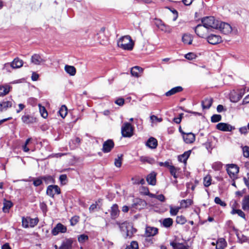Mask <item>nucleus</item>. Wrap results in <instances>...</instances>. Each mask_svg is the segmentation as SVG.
<instances>
[{
    "label": "nucleus",
    "instance_id": "64",
    "mask_svg": "<svg viewBox=\"0 0 249 249\" xmlns=\"http://www.w3.org/2000/svg\"><path fill=\"white\" fill-rule=\"evenodd\" d=\"M249 103V94L246 96L243 100V104H247Z\"/></svg>",
    "mask_w": 249,
    "mask_h": 249
},
{
    "label": "nucleus",
    "instance_id": "44",
    "mask_svg": "<svg viewBox=\"0 0 249 249\" xmlns=\"http://www.w3.org/2000/svg\"><path fill=\"white\" fill-rule=\"evenodd\" d=\"M125 249H139L138 243L136 241H132L130 245H128Z\"/></svg>",
    "mask_w": 249,
    "mask_h": 249
},
{
    "label": "nucleus",
    "instance_id": "13",
    "mask_svg": "<svg viewBox=\"0 0 249 249\" xmlns=\"http://www.w3.org/2000/svg\"><path fill=\"white\" fill-rule=\"evenodd\" d=\"M31 62L35 65H39L44 64L46 60L41 55L35 54L31 57Z\"/></svg>",
    "mask_w": 249,
    "mask_h": 249
},
{
    "label": "nucleus",
    "instance_id": "16",
    "mask_svg": "<svg viewBox=\"0 0 249 249\" xmlns=\"http://www.w3.org/2000/svg\"><path fill=\"white\" fill-rule=\"evenodd\" d=\"M114 147V142L111 140H108L106 141L103 143L102 150L105 153H107L111 151Z\"/></svg>",
    "mask_w": 249,
    "mask_h": 249
},
{
    "label": "nucleus",
    "instance_id": "60",
    "mask_svg": "<svg viewBox=\"0 0 249 249\" xmlns=\"http://www.w3.org/2000/svg\"><path fill=\"white\" fill-rule=\"evenodd\" d=\"M248 127L246 126H244L240 128L239 131L241 134H246L248 132Z\"/></svg>",
    "mask_w": 249,
    "mask_h": 249
},
{
    "label": "nucleus",
    "instance_id": "43",
    "mask_svg": "<svg viewBox=\"0 0 249 249\" xmlns=\"http://www.w3.org/2000/svg\"><path fill=\"white\" fill-rule=\"evenodd\" d=\"M122 155L118 156L117 158L115 159L114 164L117 167H120L122 163Z\"/></svg>",
    "mask_w": 249,
    "mask_h": 249
},
{
    "label": "nucleus",
    "instance_id": "22",
    "mask_svg": "<svg viewBox=\"0 0 249 249\" xmlns=\"http://www.w3.org/2000/svg\"><path fill=\"white\" fill-rule=\"evenodd\" d=\"M12 87L9 85H0V96H3L7 94Z\"/></svg>",
    "mask_w": 249,
    "mask_h": 249
},
{
    "label": "nucleus",
    "instance_id": "21",
    "mask_svg": "<svg viewBox=\"0 0 249 249\" xmlns=\"http://www.w3.org/2000/svg\"><path fill=\"white\" fill-rule=\"evenodd\" d=\"M12 101H3L0 103V112L5 111L12 106Z\"/></svg>",
    "mask_w": 249,
    "mask_h": 249
},
{
    "label": "nucleus",
    "instance_id": "25",
    "mask_svg": "<svg viewBox=\"0 0 249 249\" xmlns=\"http://www.w3.org/2000/svg\"><path fill=\"white\" fill-rule=\"evenodd\" d=\"M156 174L154 172H152L147 176L146 180L149 184L152 185H155L156 184Z\"/></svg>",
    "mask_w": 249,
    "mask_h": 249
},
{
    "label": "nucleus",
    "instance_id": "52",
    "mask_svg": "<svg viewBox=\"0 0 249 249\" xmlns=\"http://www.w3.org/2000/svg\"><path fill=\"white\" fill-rule=\"evenodd\" d=\"M214 202L215 203L219 204L221 206L225 207L226 206V204L224 201H222L218 197H215Z\"/></svg>",
    "mask_w": 249,
    "mask_h": 249
},
{
    "label": "nucleus",
    "instance_id": "6",
    "mask_svg": "<svg viewBox=\"0 0 249 249\" xmlns=\"http://www.w3.org/2000/svg\"><path fill=\"white\" fill-rule=\"evenodd\" d=\"M37 218H31L29 217L26 218L23 217L22 219V224L23 227L27 228L29 227H34L38 223Z\"/></svg>",
    "mask_w": 249,
    "mask_h": 249
},
{
    "label": "nucleus",
    "instance_id": "18",
    "mask_svg": "<svg viewBox=\"0 0 249 249\" xmlns=\"http://www.w3.org/2000/svg\"><path fill=\"white\" fill-rule=\"evenodd\" d=\"M216 128L220 130L224 131H231L233 129V127L230 124L224 123L218 124L216 125Z\"/></svg>",
    "mask_w": 249,
    "mask_h": 249
},
{
    "label": "nucleus",
    "instance_id": "40",
    "mask_svg": "<svg viewBox=\"0 0 249 249\" xmlns=\"http://www.w3.org/2000/svg\"><path fill=\"white\" fill-rule=\"evenodd\" d=\"M173 221L171 218H167L163 219L162 221V225L166 228H168L173 225Z\"/></svg>",
    "mask_w": 249,
    "mask_h": 249
},
{
    "label": "nucleus",
    "instance_id": "2",
    "mask_svg": "<svg viewBox=\"0 0 249 249\" xmlns=\"http://www.w3.org/2000/svg\"><path fill=\"white\" fill-rule=\"evenodd\" d=\"M119 227L122 234L125 238H131L136 232V230L134 229L132 224L126 222L119 224Z\"/></svg>",
    "mask_w": 249,
    "mask_h": 249
},
{
    "label": "nucleus",
    "instance_id": "3",
    "mask_svg": "<svg viewBox=\"0 0 249 249\" xmlns=\"http://www.w3.org/2000/svg\"><path fill=\"white\" fill-rule=\"evenodd\" d=\"M218 21L213 17H206L202 19V23L208 29L210 28L218 29Z\"/></svg>",
    "mask_w": 249,
    "mask_h": 249
},
{
    "label": "nucleus",
    "instance_id": "53",
    "mask_svg": "<svg viewBox=\"0 0 249 249\" xmlns=\"http://www.w3.org/2000/svg\"><path fill=\"white\" fill-rule=\"evenodd\" d=\"M196 57V54L193 53H190L185 55V58L189 60H193L195 59Z\"/></svg>",
    "mask_w": 249,
    "mask_h": 249
},
{
    "label": "nucleus",
    "instance_id": "24",
    "mask_svg": "<svg viewBox=\"0 0 249 249\" xmlns=\"http://www.w3.org/2000/svg\"><path fill=\"white\" fill-rule=\"evenodd\" d=\"M213 103V99L210 97L205 98L201 102L202 107L203 109H209Z\"/></svg>",
    "mask_w": 249,
    "mask_h": 249
},
{
    "label": "nucleus",
    "instance_id": "26",
    "mask_svg": "<svg viewBox=\"0 0 249 249\" xmlns=\"http://www.w3.org/2000/svg\"><path fill=\"white\" fill-rule=\"evenodd\" d=\"M242 208L244 211L249 210V195L244 196L242 202Z\"/></svg>",
    "mask_w": 249,
    "mask_h": 249
},
{
    "label": "nucleus",
    "instance_id": "11",
    "mask_svg": "<svg viewBox=\"0 0 249 249\" xmlns=\"http://www.w3.org/2000/svg\"><path fill=\"white\" fill-rule=\"evenodd\" d=\"M218 29H219L222 33L225 34H228L231 33L232 31L231 27L230 24L220 21H218Z\"/></svg>",
    "mask_w": 249,
    "mask_h": 249
},
{
    "label": "nucleus",
    "instance_id": "49",
    "mask_svg": "<svg viewBox=\"0 0 249 249\" xmlns=\"http://www.w3.org/2000/svg\"><path fill=\"white\" fill-rule=\"evenodd\" d=\"M242 151L244 157L246 158L249 157V147L248 146H244L242 147Z\"/></svg>",
    "mask_w": 249,
    "mask_h": 249
},
{
    "label": "nucleus",
    "instance_id": "63",
    "mask_svg": "<svg viewBox=\"0 0 249 249\" xmlns=\"http://www.w3.org/2000/svg\"><path fill=\"white\" fill-rule=\"evenodd\" d=\"M38 74L35 72H33L32 75V79L33 81H36L38 78Z\"/></svg>",
    "mask_w": 249,
    "mask_h": 249
},
{
    "label": "nucleus",
    "instance_id": "56",
    "mask_svg": "<svg viewBox=\"0 0 249 249\" xmlns=\"http://www.w3.org/2000/svg\"><path fill=\"white\" fill-rule=\"evenodd\" d=\"M71 225V226H74L77 224L78 222V216H74L72 217L70 220Z\"/></svg>",
    "mask_w": 249,
    "mask_h": 249
},
{
    "label": "nucleus",
    "instance_id": "5",
    "mask_svg": "<svg viewBox=\"0 0 249 249\" xmlns=\"http://www.w3.org/2000/svg\"><path fill=\"white\" fill-rule=\"evenodd\" d=\"M105 28H102L97 33L98 39L100 44L107 45L109 42V38Z\"/></svg>",
    "mask_w": 249,
    "mask_h": 249
},
{
    "label": "nucleus",
    "instance_id": "19",
    "mask_svg": "<svg viewBox=\"0 0 249 249\" xmlns=\"http://www.w3.org/2000/svg\"><path fill=\"white\" fill-rule=\"evenodd\" d=\"M22 121L26 124H33L36 122V118L30 115H24L21 117Z\"/></svg>",
    "mask_w": 249,
    "mask_h": 249
},
{
    "label": "nucleus",
    "instance_id": "36",
    "mask_svg": "<svg viewBox=\"0 0 249 249\" xmlns=\"http://www.w3.org/2000/svg\"><path fill=\"white\" fill-rule=\"evenodd\" d=\"M13 206V203L10 201H5L3 203V211L4 213L9 212V210Z\"/></svg>",
    "mask_w": 249,
    "mask_h": 249
},
{
    "label": "nucleus",
    "instance_id": "28",
    "mask_svg": "<svg viewBox=\"0 0 249 249\" xmlns=\"http://www.w3.org/2000/svg\"><path fill=\"white\" fill-rule=\"evenodd\" d=\"M183 89L181 87L178 86L175 87L165 93V95L167 96H170L172 95H174L178 92H180Z\"/></svg>",
    "mask_w": 249,
    "mask_h": 249
},
{
    "label": "nucleus",
    "instance_id": "20",
    "mask_svg": "<svg viewBox=\"0 0 249 249\" xmlns=\"http://www.w3.org/2000/svg\"><path fill=\"white\" fill-rule=\"evenodd\" d=\"M143 72V69L139 66L133 67L131 70V74L136 77L141 76Z\"/></svg>",
    "mask_w": 249,
    "mask_h": 249
},
{
    "label": "nucleus",
    "instance_id": "57",
    "mask_svg": "<svg viewBox=\"0 0 249 249\" xmlns=\"http://www.w3.org/2000/svg\"><path fill=\"white\" fill-rule=\"evenodd\" d=\"M59 180L62 184H65L67 181V176L66 175H61L59 177Z\"/></svg>",
    "mask_w": 249,
    "mask_h": 249
},
{
    "label": "nucleus",
    "instance_id": "7",
    "mask_svg": "<svg viewBox=\"0 0 249 249\" xmlns=\"http://www.w3.org/2000/svg\"><path fill=\"white\" fill-rule=\"evenodd\" d=\"M227 171L230 177L231 178L234 179L236 178L237 174L239 172V168L237 165L231 164L228 165Z\"/></svg>",
    "mask_w": 249,
    "mask_h": 249
},
{
    "label": "nucleus",
    "instance_id": "45",
    "mask_svg": "<svg viewBox=\"0 0 249 249\" xmlns=\"http://www.w3.org/2000/svg\"><path fill=\"white\" fill-rule=\"evenodd\" d=\"M181 208L180 207H170V213L171 215H176Z\"/></svg>",
    "mask_w": 249,
    "mask_h": 249
},
{
    "label": "nucleus",
    "instance_id": "23",
    "mask_svg": "<svg viewBox=\"0 0 249 249\" xmlns=\"http://www.w3.org/2000/svg\"><path fill=\"white\" fill-rule=\"evenodd\" d=\"M158 142L156 139L153 137L150 138L146 142V145L151 149H155L157 147Z\"/></svg>",
    "mask_w": 249,
    "mask_h": 249
},
{
    "label": "nucleus",
    "instance_id": "32",
    "mask_svg": "<svg viewBox=\"0 0 249 249\" xmlns=\"http://www.w3.org/2000/svg\"><path fill=\"white\" fill-rule=\"evenodd\" d=\"M65 70L69 73L70 75H74L76 73V69L71 66L66 65L65 67Z\"/></svg>",
    "mask_w": 249,
    "mask_h": 249
},
{
    "label": "nucleus",
    "instance_id": "17",
    "mask_svg": "<svg viewBox=\"0 0 249 249\" xmlns=\"http://www.w3.org/2000/svg\"><path fill=\"white\" fill-rule=\"evenodd\" d=\"M158 232V229L157 228L147 226L145 228V234L146 236L150 237L156 235Z\"/></svg>",
    "mask_w": 249,
    "mask_h": 249
},
{
    "label": "nucleus",
    "instance_id": "59",
    "mask_svg": "<svg viewBox=\"0 0 249 249\" xmlns=\"http://www.w3.org/2000/svg\"><path fill=\"white\" fill-rule=\"evenodd\" d=\"M171 12L173 14V20L175 21L177 20L178 17V12L176 10H171Z\"/></svg>",
    "mask_w": 249,
    "mask_h": 249
},
{
    "label": "nucleus",
    "instance_id": "34",
    "mask_svg": "<svg viewBox=\"0 0 249 249\" xmlns=\"http://www.w3.org/2000/svg\"><path fill=\"white\" fill-rule=\"evenodd\" d=\"M170 245L173 247L174 249H188V248L181 243L172 242L170 243Z\"/></svg>",
    "mask_w": 249,
    "mask_h": 249
},
{
    "label": "nucleus",
    "instance_id": "30",
    "mask_svg": "<svg viewBox=\"0 0 249 249\" xmlns=\"http://www.w3.org/2000/svg\"><path fill=\"white\" fill-rule=\"evenodd\" d=\"M182 40L184 44H191L193 41V37L190 34H184L182 37Z\"/></svg>",
    "mask_w": 249,
    "mask_h": 249
},
{
    "label": "nucleus",
    "instance_id": "47",
    "mask_svg": "<svg viewBox=\"0 0 249 249\" xmlns=\"http://www.w3.org/2000/svg\"><path fill=\"white\" fill-rule=\"evenodd\" d=\"M150 120L151 123L154 124L157 122H161L162 119L161 118H158L157 116L153 115L150 116Z\"/></svg>",
    "mask_w": 249,
    "mask_h": 249
},
{
    "label": "nucleus",
    "instance_id": "62",
    "mask_svg": "<svg viewBox=\"0 0 249 249\" xmlns=\"http://www.w3.org/2000/svg\"><path fill=\"white\" fill-rule=\"evenodd\" d=\"M42 183V180L40 179H36L34 181L33 184L35 186H39Z\"/></svg>",
    "mask_w": 249,
    "mask_h": 249
},
{
    "label": "nucleus",
    "instance_id": "58",
    "mask_svg": "<svg viewBox=\"0 0 249 249\" xmlns=\"http://www.w3.org/2000/svg\"><path fill=\"white\" fill-rule=\"evenodd\" d=\"M115 103L117 105L122 106L124 104V100L123 98H119L115 100Z\"/></svg>",
    "mask_w": 249,
    "mask_h": 249
},
{
    "label": "nucleus",
    "instance_id": "46",
    "mask_svg": "<svg viewBox=\"0 0 249 249\" xmlns=\"http://www.w3.org/2000/svg\"><path fill=\"white\" fill-rule=\"evenodd\" d=\"M176 222L178 224L183 225L186 222V219L184 216H178L176 218Z\"/></svg>",
    "mask_w": 249,
    "mask_h": 249
},
{
    "label": "nucleus",
    "instance_id": "42",
    "mask_svg": "<svg viewBox=\"0 0 249 249\" xmlns=\"http://www.w3.org/2000/svg\"><path fill=\"white\" fill-rule=\"evenodd\" d=\"M59 113L62 118H64L67 114V107L64 105L62 106L59 110Z\"/></svg>",
    "mask_w": 249,
    "mask_h": 249
},
{
    "label": "nucleus",
    "instance_id": "27",
    "mask_svg": "<svg viewBox=\"0 0 249 249\" xmlns=\"http://www.w3.org/2000/svg\"><path fill=\"white\" fill-rule=\"evenodd\" d=\"M119 213L118 206L117 204H114L111 208L110 214L112 218H116Z\"/></svg>",
    "mask_w": 249,
    "mask_h": 249
},
{
    "label": "nucleus",
    "instance_id": "15",
    "mask_svg": "<svg viewBox=\"0 0 249 249\" xmlns=\"http://www.w3.org/2000/svg\"><path fill=\"white\" fill-rule=\"evenodd\" d=\"M182 135L184 141L186 143H192L195 142L196 137L195 135L193 133H185L184 132H182Z\"/></svg>",
    "mask_w": 249,
    "mask_h": 249
},
{
    "label": "nucleus",
    "instance_id": "4",
    "mask_svg": "<svg viewBox=\"0 0 249 249\" xmlns=\"http://www.w3.org/2000/svg\"><path fill=\"white\" fill-rule=\"evenodd\" d=\"M134 128L128 123H124L121 128L122 135L124 137H130L133 135Z\"/></svg>",
    "mask_w": 249,
    "mask_h": 249
},
{
    "label": "nucleus",
    "instance_id": "51",
    "mask_svg": "<svg viewBox=\"0 0 249 249\" xmlns=\"http://www.w3.org/2000/svg\"><path fill=\"white\" fill-rule=\"evenodd\" d=\"M140 160L143 162H147L151 164L153 163V162L154 161V160L153 159L148 158L146 157H141Z\"/></svg>",
    "mask_w": 249,
    "mask_h": 249
},
{
    "label": "nucleus",
    "instance_id": "50",
    "mask_svg": "<svg viewBox=\"0 0 249 249\" xmlns=\"http://www.w3.org/2000/svg\"><path fill=\"white\" fill-rule=\"evenodd\" d=\"M221 120V116L220 115L215 114L212 116L211 121L213 123H216Z\"/></svg>",
    "mask_w": 249,
    "mask_h": 249
},
{
    "label": "nucleus",
    "instance_id": "12",
    "mask_svg": "<svg viewBox=\"0 0 249 249\" xmlns=\"http://www.w3.org/2000/svg\"><path fill=\"white\" fill-rule=\"evenodd\" d=\"M46 193L48 196L53 197L55 194L60 193V190L56 185H50L47 188Z\"/></svg>",
    "mask_w": 249,
    "mask_h": 249
},
{
    "label": "nucleus",
    "instance_id": "55",
    "mask_svg": "<svg viewBox=\"0 0 249 249\" xmlns=\"http://www.w3.org/2000/svg\"><path fill=\"white\" fill-rule=\"evenodd\" d=\"M98 207V203L97 202L92 204L90 205L89 208V211L90 212H93Z\"/></svg>",
    "mask_w": 249,
    "mask_h": 249
},
{
    "label": "nucleus",
    "instance_id": "10",
    "mask_svg": "<svg viewBox=\"0 0 249 249\" xmlns=\"http://www.w3.org/2000/svg\"><path fill=\"white\" fill-rule=\"evenodd\" d=\"M23 64V61L19 58L17 57L15 58L11 63L5 64L4 65V69H6L9 66H11L13 69H18L22 67Z\"/></svg>",
    "mask_w": 249,
    "mask_h": 249
},
{
    "label": "nucleus",
    "instance_id": "29",
    "mask_svg": "<svg viewBox=\"0 0 249 249\" xmlns=\"http://www.w3.org/2000/svg\"><path fill=\"white\" fill-rule=\"evenodd\" d=\"M227 246V242L224 238L219 239L216 243V249H223Z\"/></svg>",
    "mask_w": 249,
    "mask_h": 249
},
{
    "label": "nucleus",
    "instance_id": "48",
    "mask_svg": "<svg viewBox=\"0 0 249 249\" xmlns=\"http://www.w3.org/2000/svg\"><path fill=\"white\" fill-rule=\"evenodd\" d=\"M169 170L171 174L175 178H177V176L176 175L177 172V168H176L174 166H169Z\"/></svg>",
    "mask_w": 249,
    "mask_h": 249
},
{
    "label": "nucleus",
    "instance_id": "14",
    "mask_svg": "<svg viewBox=\"0 0 249 249\" xmlns=\"http://www.w3.org/2000/svg\"><path fill=\"white\" fill-rule=\"evenodd\" d=\"M208 42L213 45H215L221 42V37L218 35L212 34L207 37Z\"/></svg>",
    "mask_w": 249,
    "mask_h": 249
},
{
    "label": "nucleus",
    "instance_id": "8",
    "mask_svg": "<svg viewBox=\"0 0 249 249\" xmlns=\"http://www.w3.org/2000/svg\"><path fill=\"white\" fill-rule=\"evenodd\" d=\"M67 227L61 223H57L51 231L52 234L56 236L59 233H64L67 232Z\"/></svg>",
    "mask_w": 249,
    "mask_h": 249
},
{
    "label": "nucleus",
    "instance_id": "39",
    "mask_svg": "<svg viewBox=\"0 0 249 249\" xmlns=\"http://www.w3.org/2000/svg\"><path fill=\"white\" fill-rule=\"evenodd\" d=\"M231 213L232 214H237L239 216L244 219H245V214L241 210L239 209H235L234 208H232V210L231 212Z\"/></svg>",
    "mask_w": 249,
    "mask_h": 249
},
{
    "label": "nucleus",
    "instance_id": "1",
    "mask_svg": "<svg viewBox=\"0 0 249 249\" xmlns=\"http://www.w3.org/2000/svg\"><path fill=\"white\" fill-rule=\"evenodd\" d=\"M118 46L124 50L131 51L133 50L134 42L129 36H124L120 37L117 41Z\"/></svg>",
    "mask_w": 249,
    "mask_h": 249
},
{
    "label": "nucleus",
    "instance_id": "33",
    "mask_svg": "<svg viewBox=\"0 0 249 249\" xmlns=\"http://www.w3.org/2000/svg\"><path fill=\"white\" fill-rule=\"evenodd\" d=\"M158 27L161 31L165 33H170L171 32L172 30L170 27L165 25L164 23L161 22L158 25Z\"/></svg>",
    "mask_w": 249,
    "mask_h": 249
},
{
    "label": "nucleus",
    "instance_id": "31",
    "mask_svg": "<svg viewBox=\"0 0 249 249\" xmlns=\"http://www.w3.org/2000/svg\"><path fill=\"white\" fill-rule=\"evenodd\" d=\"M191 151H188L184 152L183 154L178 157V160L180 162L185 163L190 155Z\"/></svg>",
    "mask_w": 249,
    "mask_h": 249
},
{
    "label": "nucleus",
    "instance_id": "54",
    "mask_svg": "<svg viewBox=\"0 0 249 249\" xmlns=\"http://www.w3.org/2000/svg\"><path fill=\"white\" fill-rule=\"evenodd\" d=\"M89 239L88 236L85 234H81L79 236V242H85L88 241Z\"/></svg>",
    "mask_w": 249,
    "mask_h": 249
},
{
    "label": "nucleus",
    "instance_id": "35",
    "mask_svg": "<svg viewBox=\"0 0 249 249\" xmlns=\"http://www.w3.org/2000/svg\"><path fill=\"white\" fill-rule=\"evenodd\" d=\"M193 203V201L191 199H184L180 201V207L181 208H186L188 207L189 206H191Z\"/></svg>",
    "mask_w": 249,
    "mask_h": 249
},
{
    "label": "nucleus",
    "instance_id": "41",
    "mask_svg": "<svg viewBox=\"0 0 249 249\" xmlns=\"http://www.w3.org/2000/svg\"><path fill=\"white\" fill-rule=\"evenodd\" d=\"M72 242L71 240H67L63 242L59 249H69L71 245Z\"/></svg>",
    "mask_w": 249,
    "mask_h": 249
},
{
    "label": "nucleus",
    "instance_id": "61",
    "mask_svg": "<svg viewBox=\"0 0 249 249\" xmlns=\"http://www.w3.org/2000/svg\"><path fill=\"white\" fill-rule=\"evenodd\" d=\"M18 108L17 109L16 112L18 113L22 110L25 107V106L22 104H19L18 105Z\"/></svg>",
    "mask_w": 249,
    "mask_h": 249
},
{
    "label": "nucleus",
    "instance_id": "37",
    "mask_svg": "<svg viewBox=\"0 0 249 249\" xmlns=\"http://www.w3.org/2000/svg\"><path fill=\"white\" fill-rule=\"evenodd\" d=\"M212 178L210 175H208L203 178V184L205 187H208L212 184Z\"/></svg>",
    "mask_w": 249,
    "mask_h": 249
},
{
    "label": "nucleus",
    "instance_id": "38",
    "mask_svg": "<svg viewBox=\"0 0 249 249\" xmlns=\"http://www.w3.org/2000/svg\"><path fill=\"white\" fill-rule=\"evenodd\" d=\"M38 107L41 116L43 118H46L48 116V112L45 107L42 106L40 104H38Z\"/></svg>",
    "mask_w": 249,
    "mask_h": 249
},
{
    "label": "nucleus",
    "instance_id": "9",
    "mask_svg": "<svg viewBox=\"0 0 249 249\" xmlns=\"http://www.w3.org/2000/svg\"><path fill=\"white\" fill-rule=\"evenodd\" d=\"M209 29L203 25H198L195 28V32L198 36L204 38L206 36Z\"/></svg>",
    "mask_w": 249,
    "mask_h": 249
}]
</instances>
